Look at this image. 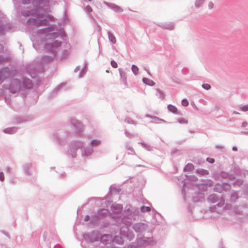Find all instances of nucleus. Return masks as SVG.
<instances>
[{"instance_id":"1","label":"nucleus","mask_w":248,"mask_h":248,"mask_svg":"<svg viewBox=\"0 0 248 248\" xmlns=\"http://www.w3.org/2000/svg\"><path fill=\"white\" fill-rule=\"evenodd\" d=\"M142 81L144 83L148 85L153 86L155 84V82L153 80L146 78H143L142 79Z\"/></svg>"},{"instance_id":"2","label":"nucleus","mask_w":248,"mask_h":248,"mask_svg":"<svg viewBox=\"0 0 248 248\" xmlns=\"http://www.w3.org/2000/svg\"><path fill=\"white\" fill-rule=\"evenodd\" d=\"M121 80L123 83L124 85L126 84V77L125 74L124 72H120Z\"/></svg>"},{"instance_id":"3","label":"nucleus","mask_w":248,"mask_h":248,"mask_svg":"<svg viewBox=\"0 0 248 248\" xmlns=\"http://www.w3.org/2000/svg\"><path fill=\"white\" fill-rule=\"evenodd\" d=\"M37 25H47L48 21L46 19L42 20L39 21H37L35 23Z\"/></svg>"},{"instance_id":"4","label":"nucleus","mask_w":248,"mask_h":248,"mask_svg":"<svg viewBox=\"0 0 248 248\" xmlns=\"http://www.w3.org/2000/svg\"><path fill=\"white\" fill-rule=\"evenodd\" d=\"M168 108L170 111L172 112V113H176L177 110V108L175 106L171 105H168Z\"/></svg>"},{"instance_id":"5","label":"nucleus","mask_w":248,"mask_h":248,"mask_svg":"<svg viewBox=\"0 0 248 248\" xmlns=\"http://www.w3.org/2000/svg\"><path fill=\"white\" fill-rule=\"evenodd\" d=\"M132 70L135 75H136L138 74L139 68L137 66L133 65L132 66Z\"/></svg>"},{"instance_id":"6","label":"nucleus","mask_w":248,"mask_h":248,"mask_svg":"<svg viewBox=\"0 0 248 248\" xmlns=\"http://www.w3.org/2000/svg\"><path fill=\"white\" fill-rule=\"evenodd\" d=\"M178 121L179 123L182 124H187L188 122L187 120H186L185 118H181L178 120Z\"/></svg>"},{"instance_id":"7","label":"nucleus","mask_w":248,"mask_h":248,"mask_svg":"<svg viewBox=\"0 0 248 248\" xmlns=\"http://www.w3.org/2000/svg\"><path fill=\"white\" fill-rule=\"evenodd\" d=\"M112 7L114 9V10L118 12H121L123 11L122 9L120 7L116 5H113Z\"/></svg>"},{"instance_id":"8","label":"nucleus","mask_w":248,"mask_h":248,"mask_svg":"<svg viewBox=\"0 0 248 248\" xmlns=\"http://www.w3.org/2000/svg\"><path fill=\"white\" fill-rule=\"evenodd\" d=\"M109 39L113 43H115L116 41L115 37L111 34H109Z\"/></svg>"},{"instance_id":"9","label":"nucleus","mask_w":248,"mask_h":248,"mask_svg":"<svg viewBox=\"0 0 248 248\" xmlns=\"http://www.w3.org/2000/svg\"><path fill=\"white\" fill-rule=\"evenodd\" d=\"M188 101L186 99H183L182 101V104L185 107H186L188 105Z\"/></svg>"},{"instance_id":"10","label":"nucleus","mask_w":248,"mask_h":248,"mask_svg":"<svg viewBox=\"0 0 248 248\" xmlns=\"http://www.w3.org/2000/svg\"><path fill=\"white\" fill-rule=\"evenodd\" d=\"M150 211H151V208L149 207H143L142 208V211L143 212H150Z\"/></svg>"},{"instance_id":"11","label":"nucleus","mask_w":248,"mask_h":248,"mask_svg":"<svg viewBox=\"0 0 248 248\" xmlns=\"http://www.w3.org/2000/svg\"><path fill=\"white\" fill-rule=\"evenodd\" d=\"M202 87L205 90H209L211 88V86L208 84H203Z\"/></svg>"},{"instance_id":"12","label":"nucleus","mask_w":248,"mask_h":248,"mask_svg":"<svg viewBox=\"0 0 248 248\" xmlns=\"http://www.w3.org/2000/svg\"><path fill=\"white\" fill-rule=\"evenodd\" d=\"M111 65L113 68H116L118 67L117 62H115L114 61H112L111 62Z\"/></svg>"},{"instance_id":"13","label":"nucleus","mask_w":248,"mask_h":248,"mask_svg":"<svg viewBox=\"0 0 248 248\" xmlns=\"http://www.w3.org/2000/svg\"><path fill=\"white\" fill-rule=\"evenodd\" d=\"M241 110L244 111H247L248 110V104L242 107Z\"/></svg>"},{"instance_id":"14","label":"nucleus","mask_w":248,"mask_h":248,"mask_svg":"<svg viewBox=\"0 0 248 248\" xmlns=\"http://www.w3.org/2000/svg\"><path fill=\"white\" fill-rule=\"evenodd\" d=\"M204 0H197L196 2V4L197 6H199L202 3L203 1Z\"/></svg>"},{"instance_id":"15","label":"nucleus","mask_w":248,"mask_h":248,"mask_svg":"<svg viewBox=\"0 0 248 248\" xmlns=\"http://www.w3.org/2000/svg\"><path fill=\"white\" fill-rule=\"evenodd\" d=\"M4 179V176L3 172H0V180L1 181H3Z\"/></svg>"},{"instance_id":"16","label":"nucleus","mask_w":248,"mask_h":248,"mask_svg":"<svg viewBox=\"0 0 248 248\" xmlns=\"http://www.w3.org/2000/svg\"><path fill=\"white\" fill-rule=\"evenodd\" d=\"M86 9L87 11L89 13L92 12V9L90 6H87Z\"/></svg>"},{"instance_id":"17","label":"nucleus","mask_w":248,"mask_h":248,"mask_svg":"<svg viewBox=\"0 0 248 248\" xmlns=\"http://www.w3.org/2000/svg\"><path fill=\"white\" fill-rule=\"evenodd\" d=\"M207 161L211 163H212L214 162V159L213 158L208 157L207 158Z\"/></svg>"},{"instance_id":"18","label":"nucleus","mask_w":248,"mask_h":248,"mask_svg":"<svg viewBox=\"0 0 248 248\" xmlns=\"http://www.w3.org/2000/svg\"><path fill=\"white\" fill-rule=\"evenodd\" d=\"M208 7L209 9H212L214 7V4L212 2H210L208 4Z\"/></svg>"},{"instance_id":"19","label":"nucleus","mask_w":248,"mask_h":248,"mask_svg":"<svg viewBox=\"0 0 248 248\" xmlns=\"http://www.w3.org/2000/svg\"><path fill=\"white\" fill-rule=\"evenodd\" d=\"M248 125V123L246 122H244L242 123V126L243 127H246Z\"/></svg>"},{"instance_id":"20","label":"nucleus","mask_w":248,"mask_h":248,"mask_svg":"<svg viewBox=\"0 0 248 248\" xmlns=\"http://www.w3.org/2000/svg\"><path fill=\"white\" fill-rule=\"evenodd\" d=\"M92 143H93V144L97 145V144H98L99 143V142H98V141H95V140H94V141H92Z\"/></svg>"},{"instance_id":"21","label":"nucleus","mask_w":248,"mask_h":248,"mask_svg":"<svg viewBox=\"0 0 248 248\" xmlns=\"http://www.w3.org/2000/svg\"><path fill=\"white\" fill-rule=\"evenodd\" d=\"M89 216H86V217H85V220L86 221H88V219H89Z\"/></svg>"},{"instance_id":"22","label":"nucleus","mask_w":248,"mask_h":248,"mask_svg":"<svg viewBox=\"0 0 248 248\" xmlns=\"http://www.w3.org/2000/svg\"><path fill=\"white\" fill-rule=\"evenodd\" d=\"M233 114H239L238 112H236V111H233L232 112Z\"/></svg>"},{"instance_id":"23","label":"nucleus","mask_w":248,"mask_h":248,"mask_svg":"<svg viewBox=\"0 0 248 248\" xmlns=\"http://www.w3.org/2000/svg\"><path fill=\"white\" fill-rule=\"evenodd\" d=\"M192 167V168L193 167L192 165H191V164H190V165H188H188H187V167Z\"/></svg>"},{"instance_id":"24","label":"nucleus","mask_w":248,"mask_h":248,"mask_svg":"<svg viewBox=\"0 0 248 248\" xmlns=\"http://www.w3.org/2000/svg\"><path fill=\"white\" fill-rule=\"evenodd\" d=\"M232 150H234V151H236V150H237V149H236V148H235V147H233V148H232Z\"/></svg>"}]
</instances>
